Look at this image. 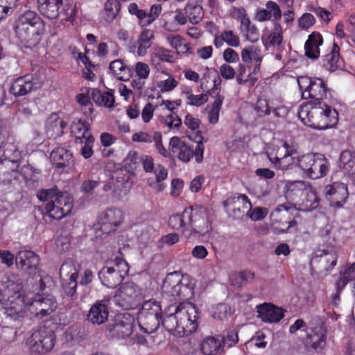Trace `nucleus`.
Returning a JSON list of instances; mask_svg holds the SVG:
<instances>
[{"label": "nucleus", "instance_id": "f257e3e1", "mask_svg": "<svg viewBox=\"0 0 355 355\" xmlns=\"http://www.w3.org/2000/svg\"><path fill=\"white\" fill-rule=\"evenodd\" d=\"M198 309L191 303L172 304L162 313L161 324L179 336H189L198 327Z\"/></svg>", "mask_w": 355, "mask_h": 355}, {"label": "nucleus", "instance_id": "f03ea898", "mask_svg": "<svg viewBox=\"0 0 355 355\" xmlns=\"http://www.w3.org/2000/svg\"><path fill=\"white\" fill-rule=\"evenodd\" d=\"M297 116L306 125L324 130L334 126L338 121V113L326 103H302Z\"/></svg>", "mask_w": 355, "mask_h": 355}, {"label": "nucleus", "instance_id": "7ed1b4c3", "mask_svg": "<svg viewBox=\"0 0 355 355\" xmlns=\"http://www.w3.org/2000/svg\"><path fill=\"white\" fill-rule=\"evenodd\" d=\"M14 30L21 43L25 47L31 49L41 41L45 24L37 12L26 10L16 19Z\"/></svg>", "mask_w": 355, "mask_h": 355}, {"label": "nucleus", "instance_id": "20e7f679", "mask_svg": "<svg viewBox=\"0 0 355 355\" xmlns=\"http://www.w3.org/2000/svg\"><path fill=\"white\" fill-rule=\"evenodd\" d=\"M37 197L41 201L47 202L44 214L55 220L69 215L73 207V197L60 191L57 186L39 191Z\"/></svg>", "mask_w": 355, "mask_h": 355}, {"label": "nucleus", "instance_id": "39448f33", "mask_svg": "<svg viewBox=\"0 0 355 355\" xmlns=\"http://www.w3.org/2000/svg\"><path fill=\"white\" fill-rule=\"evenodd\" d=\"M184 217L187 219L188 237L204 236L212 229L208 209L203 206L185 208Z\"/></svg>", "mask_w": 355, "mask_h": 355}, {"label": "nucleus", "instance_id": "423d86ee", "mask_svg": "<svg viewBox=\"0 0 355 355\" xmlns=\"http://www.w3.org/2000/svg\"><path fill=\"white\" fill-rule=\"evenodd\" d=\"M162 309L160 302L155 299L145 301L138 312V324L144 333L155 332L161 324Z\"/></svg>", "mask_w": 355, "mask_h": 355}, {"label": "nucleus", "instance_id": "0eeeda50", "mask_svg": "<svg viewBox=\"0 0 355 355\" xmlns=\"http://www.w3.org/2000/svg\"><path fill=\"white\" fill-rule=\"evenodd\" d=\"M297 165L306 177L313 180L326 176L330 166L329 160L319 153L302 155L297 158Z\"/></svg>", "mask_w": 355, "mask_h": 355}, {"label": "nucleus", "instance_id": "6e6552de", "mask_svg": "<svg viewBox=\"0 0 355 355\" xmlns=\"http://www.w3.org/2000/svg\"><path fill=\"white\" fill-rule=\"evenodd\" d=\"M162 288L163 293L168 296L179 297L180 300L189 299L193 294V286L191 285L189 276H181L177 272L166 275Z\"/></svg>", "mask_w": 355, "mask_h": 355}, {"label": "nucleus", "instance_id": "1a4fd4ad", "mask_svg": "<svg viewBox=\"0 0 355 355\" xmlns=\"http://www.w3.org/2000/svg\"><path fill=\"white\" fill-rule=\"evenodd\" d=\"M196 137H200V140L197 142L195 150L188 146L184 141L178 137H173L170 139V150L178 155V157L180 161L188 162L194 156L197 163H201L203 160L204 145L203 137L200 131L197 132Z\"/></svg>", "mask_w": 355, "mask_h": 355}, {"label": "nucleus", "instance_id": "9d476101", "mask_svg": "<svg viewBox=\"0 0 355 355\" xmlns=\"http://www.w3.org/2000/svg\"><path fill=\"white\" fill-rule=\"evenodd\" d=\"M297 83L302 98L310 99L306 103H324L323 99L327 96V87L322 78L300 76Z\"/></svg>", "mask_w": 355, "mask_h": 355}, {"label": "nucleus", "instance_id": "9b49d317", "mask_svg": "<svg viewBox=\"0 0 355 355\" xmlns=\"http://www.w3.org/2000/svg\"><path fill=\"white\" fill-rule=\"evenodd\" d=\"M114 263V266H105L98 273L102 284L110 288L121 284L129 270L128 263L121 257H116Z\"/></svg>", "mask_w": 355, "mask_h": 355}, {"label": "nucleus", "instance_id": "f8f14e48", "mask_svg": "<svg viewBox=\"0 0 355 355\" xmlns=\"http://www.w3.org/2000/svg\"><path fill=\"white\" fill-rule=\"evenodd\" d=\"M55 341L54 331L44 326L32 333L27 340V344L32 352L44 355L53 349Z\"/></svg>", "mask_w": 355, "mask_h": 355}, {"label": "nucleus", "instance_id": "ddd939ff", "mask_svg": "<svg viewBox=\"0 0 355 355\" xmlns=\"http://www.w3.org/2000/svg\"><path fill=\"white\" fill-rule=\"evenodd\" d=\"M143 298L142 290L132 282L123 284L114 297L116 304L127 310L137 307Z\"/></svg>", "mask_w": 355, "mask_h": 355}, {"label": "nucleus", "instance_id": "4468645a", "mask_svg": "<svg viewBox=\"0 0 355 355\" xmlns=\"http://www.w3.org/2000/svg\"><path fill=\"white\" fill-rule=\"evenodd\" d=\"M21 284L15 286V291L8 297L9 303L5 307L6 317L17 322H22L27 314L24 296L21 292Z\"/></svg>", "mask_w": 355, "mask_h": 355}, {"label": "nucleus", "instance_id": "2eb2a0df", "mask_svg": "<svg viewBox=\"0 0 355 355\" xmlns=\"http://www.w3.org/2000/svg\"><path fill=\"white\" fill-rule=\"evenodd\" d=\"M42 80L37 76L26 75L16 78L11 84L10 92L16 97L26 95L42 86Z\"/></svg>", "mask_w": 355, "mask_h": 355}, {"label": "nucleus", "instance_id": "dca6fc26", "mask_svg": "<svg viewBox=\"0 0 355 355\" xmlns=\"http://www.w3.org/2000/svg\"><path fill=\"white\" fill-rule=\"evenodd\" d=\"M123 218L121 210L107 209L99 216L96 228L99 229L103 234H109L115 232L116 227L122 223Z\"/></svg>", "mask_w": 355, "mask_h": 355}, {"label": "nucleus", "instance_id": "f3484780", "mask_svg": "<svg viewBox=\"0 0 355 355\" xmlns=\"http://www.w3.org/2000/svg\"><path fill=\"white\" fill-rule=\"evenodd\" d=\"M133 324L134 318L126 313L118 315L113 323L107 325V330L112 337L124 338L132 334Z\"/></svg>", "mask_w": 355, "mask_h": 355}, {"label": "nucleus", "instance_id": "a211bd4d", "mask_svg": "<svg viewBox=\"0 0 355 355\" xmlns=\"http://www.w3.org/2000/svg\"><path fill=\"white\" fill-rule=\"evenodd\" d=\"M16 162L6 160L0 164V183L6 190L17 188L20 183L18 170L15 168Z\"/></svg>", "mask_w": 355, "mask_h": 355}, {"label": "nucleus", "instance_id": "6ab92c4d", "mask_svg": "<svg viewBox=\"0 0 355 355\" xmlns=\"http://www.w3.org/2000/svg\"><path fill=\"white\" fill-rule=\"evenodd\" d=\"M324 193L331 206L340 208L348 198L347 186L341 182H334L324 187Z\"/></svg>", "mask_w": 355, "mask_h": 355}, {"label": "nucleus", "instance_id": "aec40b11", "mask_svg": "<svg viewBox=\"0 0 355 355\" xmlns=\"http://www.w3.org/2000/svg\"><path fill=\"white\" fill-rule=\"evenodd\" d=\"M37 4L40 13L48 19H56L64 11L66 15L64 19L68 21L73 20L71 17L74 10H71V14L68 17V14L66 12L67 10L62 8L63 0H37Z\"/></svg>", "mask_w": 355, "mask_h": 355}, {"label": "nucleus", "instance_id": "412c9836", "mask_svg": "<svg viewBox=\"0 0 355 355\" xmlns=\"http://www.w3.org/2000/svg\"><path fill=\"white\" fill-rule=\"evenodd\" d=\"M33 304L37 310L36 317L40 319L49 315L55 310L58 305L54 296L45 293H37Z\"/></svg>", "mask_w": 355, "mask_h": 355}, {"label": "nucleus", "instance_id": "4be33fe9", "mask_svg": "<svg viewBox=\"0 0 355 355\" xmlns=\"http://www.w3.org/2000/svg\"><path fill=\"white\" fill-rule=\"evenodd\" d=\"M15 261L18 268L30 275H33L37 270L40 258L33 251L21 250L16 255Z\"/></svg>", "mask_w": 355, "mask_h": 355}, {"label": "nucleus", "instance_id": "5701e85b", "mask_svg": "<svg viewBox=\"0 0 355 355\" xmlns=\"http://www.w3.org/2000/svg\"><path fill=\"white\" fill-rule=\"evenodd\" d=\"M71 273L69 279H63L62 288L64 293L74 300L77 298L76 288H77V278L78 277V272L71 265L67 263H63L60 269V273Z\"/></svg>", "mask_w": 355, "mask_h": 355}, {"label": "nucleus", "instance_id": "b1692460", "mask_svg": "<svg viewBox=\"0 0 355 355\" xmlns=\"http://www.w3.org/2000/svg\"><path fill=\"white\" fill-rule=\"evenodd\" d=\"M108 304L109 300H106L96 302L87 314L88 321L98 325L105 322L109 316Z\"/></svg>", "mask_w": 355, "mask_h": 355}, {"label": "nucleus", "instance_id": "393cba45", "mask_svg": "<svg viewBox=\"0 0 355 355\" xmlns=\"http://www.w3.org/2000/svg\"><path fill=\"white\" fill-rule=\"evenodd\" d=\"M258 317L266 322H278L284 316V309L270 303L257 306Z\"/></svg>", "mask_w": 355, "mask_h": 355}, {"label": "nucleus", "instance_id": "a878e982", "mask_svg": "<svg viewBox=\"0 0 355 355\" xmlns=\"http://www.w3.org/2000/svg\"><path fill=\"white\" fill-rule=\"evenodd\" d=\"M50 159L53 164L57 168L65 169L70 168L74 162L72 153L62 146L54 148L50 155Z\"/></svg>", "mask_w": 355, "mask_h": 355}, {"label": "nucleus", "instance_id": "bb28decb", "mask_svg": "<svg viewBox=\"0 0 355 355\" xmlns=\"http://www.w3.org/2000/svg\"><path fill=\"white\" fill-rule=\"evenodd\" d=\"M67 123L58 114H51L46 121V133L49 138L56 139L62 136Z\"/></svg>", "mask_w": 355, "mask_h": 355}, {"label": "nucleus", "instance_id": "cd10ccee", "mask_svg": "<svg viewBox=\"0 0 355 355\" xmlns=\"http://www.w3.org/2000/svg\"><path fill=\"white\" fill-rule=\"evenodd\" d=\"M311 186L304 181H295L288 186L286 196L287 198L299 205Z\"/></svg>", "mask_w": 355, "mask_h": 355}, {"label": "nucleus", "instance_id": "c85d7f7f", "mask_svg": "<svg viewBox=\"0 0 355 355\" xmlns=\"http://www.w3.org/2000/svg\"><path fill=\"white\" fill-rule=\"evenodd\" d=\"M219 338L207 336L200 344V350L204 355H220L224 352V344Z\"/></svg>", "mask_w": 355, "mask_h": 355}, {"label": "nucleus", "instance_id": "c756f323", "mask_svg": "<svg viewBox=\"0 0 355 355\" xmlns=\"http://www.w3.org/2000/svg\"><path fill=\"white\" fill-rule=\"evenodd\" d=\"M322 66L331 72L343 67V60L340 55V47L337 44L334 43L330 53L324 56L322 60Z\"/></svg>", "mask_w": 355, "mask_h": 355}, {"label": "nucleus", "instance_id": "7c9ffc66", "mask_svg": "<svg viewBox=\"0 0 355 355\" xmlns=\"http://www.w3.org/2000/svg\"><path fill=\"white\" fill-rule=\"evenodd\" d=\"M323 43V39L320 33L313 32L309 35L305 42V55L310 59L315 60L320 56L319 46Z\"/></svg>", "mask_w": 355, "mask_h": 355}, {"label": "nucleus", "instance_id": "2f4dec72", "mask_svg": "<svg viewBox=\"0 0 355 355\" xmlns=\"http://www.w3.org/2000/svg\"><path fill=\"white\" fill-rule=\"evenodd\" d=\"M214 85L213 88L208 92L209 95L212 96L215 93V91H218L215 97V100L211 105L210 110L209 111V121L211 123H216L218 122L219 118V112L224 100L223 96L219 94L220 87H218L216 80H214Z\"/></svg>", "mask_w": 355, "mask_h": 355}, {"label": "nucleus", "instance_id": "473e14b6", "mask_svg": "<svg viewBox=\"0 0 355 355\" xmlns=\"http://www.w3.org/2000/svg\"><path fill=\"white\" fill-rule=\"evenodd\" d=\"M19 175L22 176L29 187H37L40 180L41 171L27 163L20 169Z\"/></svg>", "mask_w": 355, "mask_h": 355}, {"label": "nucleus", "instance_id": "72a5a7b5", "mask_svg": "<svg viewBox=\"0 0 355 355\" xmlns=\"http://www.w3.org/2000/svg\"><path fill=\"white\" fill-rule=\"evenodd\" d=\"M110 71L119 80L126 81L132 76V69L126 66L121 60H116L110 62Z\"/></svg>", "mask_w": 355, "mask_h": 355}, {"label": "nucleus", "instance_id": "f704fd0d", "mask_svg": "<svg viewBox=\"0 0 355 355\" xmlns=\"http://www.w3.org/2000/svg\"><path fill=\"white\" fill-rule=\"evenodd\" d=\"M71 129V132L75 135L76 144H83L84 139L89 137H93L89 132V125L85 121L78 119L77 121H73Z\"/></svg>", "mask_w": 355, "mask_h": 355}, {"label": "nucleus", "instance_id": "c9c22d12", "mask_svg": "<svg viewBox=\"0 0 355 355\" xmlns=\"http://www.w3.org/2000/svg\"><path fill=\"white\" fill-rule=\"evenodd\" d=\"M92 98L98 105H103L111 108L114 106V97L112 91L101 92L98 89H93Z\"/></svg>", "mask_w": 355, "mask_h": 355}, {"label": "nucleus", "instance_id": "e433bc0d", "mask_svg": "<svg viewBox=\"0 0 355 355\" xmlns=\"http://www.w3.org/2000/svg\"><path fill=\"white\" fill-rule=\"evenodd\" d=\"M318 257H319V263L326 271L331 270L336 265L338 255L334 250H322L321 254L317 255Z\"/></svg>", "mask_w": 355, "mask_h": 355}, {"label": "nucleus", "instance_id": "4c0bfd02", "mask_svg": "<svg viewBox=\"0 0 355 355\" xmlns=\"http://www.w3.org/2000/svg\"><path fill=\"white\" fill-rule=\"evenodd\" d=\"M320 205V200L315 191L312 190L311 187L308 189V191L301 202L299 206L300 209L304 211H310L315 209Z\"/></svg>", "mask_w": 355, "mask_h": 355}, {"label": "nucleus", "instance_id": "58836bf2", "mask_svg": "<svg viewBox=\"0 0 355 355\" xmlns=\"http://www.w3.org/2000/svg\"><path fill=\"white\" fill-rule=\"evenodd\" d=\"M283 147L285 150V153L281 157H277L275 158V164L277 162L281 165L282 163L285 164L282 168H285L294 162V158L292 156L297 153V149L294 146H291L286 141L283 142ZM279 155L281 156L282 153L279 152Z\"/></svg>", "mask_w": 355, "mask_h": 355}, {"label": "nucleus", "instance_id": "ea45409f", "mask_svg": "<svg viewBox=\"0 0 355 355\" xmlns=\"http://www.w3.org/2000/svg\"><path fill=\"white\" fill-rule=\"evenodd\" d=\"M241 58L243 62L248 64L252 61H254V62H261L263 57L259 48L255 46H250L242 50Z\"/></svg>", "mask_w": 355, "mask_h": 355}, {"label": "nucleus", "instance_id": "a19ab883", "mask_svg": "<svg viewBox=\"0 0 355 355\" xmlns=\"http://www.w3.org/2000/svg\"><path fill=\"white\" fill-rule=\"evenodd\" d=\"M168 225L173 230H181L186 236L188 235L187 219L184 217V210L182 214L171 216L168 219Z\"/></svg>", "mask_w": 355, "mask_h": 355}, {"label": "nucleus", "instance_id": "79ce46f5", "mask_svg": "<svg viewBox=\"0 0 355 355\" xmlns=\"http://www.w3.org/2000/svg\"><path fill=\"white\" fill-rule=\"evenodd\" d=\"M339 167L348 173H353L355 167V155L350 150H343L340 156Z\"/></svg>", "mask_w": 355, "mask_h": 355}, {"label": "nucleus", "instance_id": "37998d69", "mask_svg": "<svg viewBox=\"0 0 355 355\" xmlns=\"http://www.w3.org/2000/svg\"><path fill=\"white\" fill-rule=\"evenodd\" d=\"M185 12L189 21L193 24H198L202 19L204 12L199 5L189 3L185 8Z\"/></svg>", "mask_w": 355, "mask_h": 355}, {"label": "nucleus", "instance_id": "c03bdc74", "mask_svg": "<svg viewBox=\"0 0 355 355\" xmlns=\"http://www.w3.org/2000/svg\"><path fill=\"white\" fill-rule=\"evenodd\" d=\"M105 20L110 22L114 20L121 10L119 0H107L104 5Z\"/></svg>", "mask_w": 355, "mask_h": 355}, {"label": "nucleus", "instance_id": "a18cd8bd", "mask_svg": "<svg viewBox=\"0 0 355 355\" xmlns=\"http://www.w3.org/2000/svg\"><path fill=\"white\" fill-rule=\"evenodd\" d=\"M241 28L245 33L246 39L254 42L258 40L259 33L257 27L251 24L249 17L244 19L241 22Z\"/></svg>", "mask_w": 355, "mask_h": 355}, {"label": "nucleus", "instance_id": "49530a36", "mask_svg": "<svg viewBox=\"0 0 355 355\" xmlns=\"http://www.w3.org/2000/svg\"><path fill=\"white\" fill-rule=\"evenodd\" d=\"M220 340L224 344V348L225 347H232L236 345L239 342V330L236 328L227 329L223 331L221 335Z\"/></svg>", "mask_w": 355, "mask_h": 355}, {"label": "nucleus", "instance_id": "de8ad7c7", "mask_svg": "<svg viewBox=\"0 0 355 355\" xmlns=\"http://www.w3.org/2000/svg\"><path fill=\"white\" fill-rule=\"evenodd\" d=\"M154 38L153 32L149 29L144 30L139 39V46L138 47V54L143 55L146 50L151 45V40Z\"/></svg>", "mask_w": 355, "mask_h": 355}, {"label": "nucleus", "instance_id": "09e8293b", "mask_svg": "<svg viewBox=\"0 0 355 355\" xmlns=\"http://www.w3.org/2000/svg\"><path fill=\"white\" fill-rule=\"evenodd\" d=\"M306 343L315 349H322L326 345V334L324 332L309 334L306 338Z\"/></svg>", "mask_w": 355, "mask_h": 355}, {"label": "nucleus", "instance_id": "8fccbe9b", "mask_svg": "<svg viewBox=\"0 0 355 355\" xmlns=\"http://www.w3.org/2000/svg\"><path fill=\"white\" fill-rule=\"evenodd\" d=\"M168 42L171 47L176 49L178 51L187 52L189 50V44L188 43H183V38L179 35L170 34L166 37Z\"/></svg>", "mask_w": 355, "mask_h": 355}, {"label": "nucleus", "instance_id": "3c124183", "mask_svg": "<svg viewBox=\"0 0 355 355\" xmlns=\"http://www.w3.org/2000/svg\"><path fill=\"white\" fill-rule=\"evenodd\" d=\"M173 59V52L170 50L159 48L152 55L151 60L153 63L159 64L160 61L171 62Z\"/></svg>", "mask_w": 355, "mask_h": 355}, {"label": "nucleus", "instance_id": "603ef678", "mask_svg": "<svg viewBox=\"0 0 355 355\" xmlns=\"http://www.w3.org/2000/svg\"><path fill=\"white\" fill-rule=\"evenodd\" d=\"M230 313V306L227 304L220 303L214 307L212 316L214 319L223 321L227 319Z\"/></svg>", "mask_w": 355, "mask_h": 355}, {"label": "nucleus", "instance_id": "864d4df0", "mask_svg": "<svg viewBox=\"0 0 355 355\" xmlns=\"http://www.w3.org/2000/svg\"><path fill=\"white\" fill-rule=\"evenodd\" d=\"M154 173L156 178L155 189L157 191H162L164 189V184L162 183V181L166 179L168 176V171L163 166L159 164L155 168Z\"/></svg>", "mask_w": 355, "mask_h": 355}, {"label": "nucleus", "instance_id": "5fc2aeb1", "mask_svg": "<svg viewBox=\"0 0 355 355\" xmlns=\"http://www.w3.org/2000/svg\"><path fill=\"white\" fill-rule=\"evenodd\" d=\"M275 31L271 33L268 37L267 40L265 42L264 44L266 47H267L268 44L270 46H279L283 40V36L282 33V27L279 24H276L275 27Z\"/></svg>", "mask_w": 355, "mask_h": 355}, {"label": "nucleus", "instance_id": "6e6d98bb", "mask_svg": "<svg viewBox=\"0 0 355 355\" xmlns=\"http://www.w3.org/2000/svg\"><path fill=\"white\" fill-rule=\"evenodd\" d=\"M141 157H138L136 151H130L124 159V164L126 167L131 170H135L139 166Z\"/></svg>", "mask_w": 355, "mask_h": 355}, {"label": "nucleus", "instance_id": "4d7b16f0", "mask_svg": "<svg viewBox=\"0 0 355 355\" xmlns=\"http://www.w3.org/2000/svg\"><path fill=\"white\" fill-rule=\"evenodd\" d=\"M17 0H0V21L12 12Z\"/></svg>", "mask_w": 355, "mask_h": 355}, {"label": "nucleus", "instance_id": "13d9d810", "mask_svg": "<svg viewBox=\"0 0 355 355\" xmlns=\"http://www.w3.org/2000/svg\"><path fill=\"white\" fill-rule=\"evenodd\" d=\"M248 207L250 210L248 211L247 214L252 220L263 219L268 214V209L266 208L255 207L252 209V206L250 207L248 205Z\"/></svg>", "mask_w": 355, "mask_h": 355}, {"label": "nucleus", "instance_id": "bf43d9fd", "mask_svg": "<svg viewBox=\"0 0 355 355\" xmlns=\"http://www.w3.org/2000/svg\"><path fill=\"white\" fill-rule=\"evenodd\" d=\"M240 200H242L243 202V208L248 209V205L251 207V202L248 197L245 194H241L239 196H230L224 201L223 204L225 207H228L230 205L236 204Z\"/></svg>", "mask_w": 355, "mask_h": 355}, {"label": "nucleus", "instance_id": "052dcab7", "mask_svg": "<svg viewBox=\"0 0 355 355\" xmlns=\"http://www.w3.org/2000/svg\"><path fill=\"white\" fill-rule=\"evenodd\" d=\"M94 142V137H89L86 139H84V146L81 148V155L85 159L91 157L94 153L92 146Z\"/></svg>", "mask_w": 355, "mask_h": 355}, {"label": "nucleus", "instance_id": "680f3d73", "mask_svg": "<svg viewBox=\"0 0 355 355\" xmlns=\"http://www.w3.org/2000/svg\"><path fill=\"white\" fill-rule=\"evenodd\" d=\"M225 42L229 46L237 47L240 44V40L238 35H235L232 31H225L222 33Z\"/></svg>", "mask_w": 355, "mask_h": 355}, {"label": "nucleus", "instance_id": "e2e57ef3", "mask_svg": "<svg viewBox=\"0 0 355 355\" xmlns=\"http://www.w3.org/2000/svg\"><path fill=\"white\" fill-rule=\"evenodd\" d=\"M315 23V18L313 15L310 13H304L301 17L298 19L299 27L302 29H308L312 26Z\"/></svg>", "mask_w": 355, "mask_h": 355}, {"label": "nucleus", "instance_id": "0e129e2a", "mask_svg": "<svg viewBox=\"0 0 355 355\" xmlns=\"http://www.w3.org/2000/svg\"><path fill=\"white\" fill-rule=\"evenodd\" d=\"M254 278L253 272L249 270H243L239 272L236 277V279L239 281V287H242L247 283L252 282Z\"/></svg>", "mask_w": 355, "mask_h": 355}, {"label": "nucleus", "instance_id": "69168bd1", "mask_svg": "<svg viewBox=\"0 0 355 355\" xmlns=\"http://www.w3.org/2000/svg\"><path fill=\"white\" fill-rule=\"evenodd\" d=\"M101 182L97 180H87L83 182L80 186V191L83 193H91L94 189L99 186Z\"/></svg>", "mask_w": 355, "mask_h": 355}, {"label": "nucleus", "instance_id": "338daca9", "mask_svg": "<svg viewBox=\"0 0 355 355\" xmlns=\"http://www.w3.org/2000/svg\"><path fill=\"white\" fill-rule=\"evenodd\" d=\"M162 6L160 4H154L150 7L149 13H147L146 25L151 24L160 15Z\"/></svg>", "mask_w": 355, "mask_h": 355}, {"label": "nucleus", "instance_id": "774afa93", "mask_svg": "<svg viewBox=\"0 0 355 355\" xmlns=\"http://www.w3.org/2000/svg\"><path fill=\"white\" fill-rule=\"evenodd\" d=\"M135 70L139 78L146 79L149 76L150 68L144 62H138L135 65Z\"/></svg>", "mask_w": 355, "mask_h": 355}]
</instances>
